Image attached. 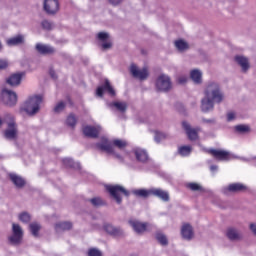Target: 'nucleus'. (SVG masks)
Here are the masks:
<instances>
[{
  "instance_id": "a211bd4d",
  "label": "nucleus",
  "mask_w": 256,
  "mask_h": 256,
  "mask_svg": "<svg viewBox=\"0 0 256 256\" xmlns=\"http://www.w3.org/2000/svg\"><path fill=\"white\" fill-rule=\"evenodd\" d=\"M99 133H101V126H85L83 128V134L90 139H97Z\"/></svg>"
},
{
  "instance_id": "c9c22d12",
  "label": "nucleus",
  "mask_w": 256,
  "mask_h": 256,
  "mask_svg": "<svg viewBox=\"0 0 256 256\" xmlns=\"http://www.w3.org/2000/svg\"><path fill=\"white\" fill-rule=\"evenodd\" d=\"M29 231L31 233V235H33L34 237H39V232L41 231V224L37 223V222H32L29 224Z\"/></svg>"
},
{
  "instance_id": "aec40b11",
  "label": "nucleus",
  "mask_w": 256,
  "mask_h": 256,
  "mask_svg": "<svg viewBox=\"0 0 256 256\" xmlns=\"http://www.w3.org/2000/svg\"><path fill=\"white\" fill-rule=\"evenodd\" d=\"M35 49L40 55H53L56 51L55 47L43 43H37Z\"/></svg>"
},
{
  "instance_id": "bf43d9fd",
  "label": "nucleus",
  "mask_w": 256,
  "mask_h": 256,
  "mask_svg": "<svg viewBox=\"0 0 256 256\" xmlns=\"http://www.w3.org/2000/svg\"><path fill=\"white\" fill-rule=\"evenodd\" d=\"M0 51H3V44L0 41Z\"/></svg>"
},
{
  "instance_id": "4be33fe9",
  "label": "nucleus",
  "mask_w": 256,
  "mask_h": 256,
  "mask_svg": "<svg viewBox=\"0 0 256 256\" xmlns=\"http://www.w3.org/2000/svg\"><path fill=\"white\" fill-rule=\"evenodd\" d=\"M247 191V186L241 183H232L228 187L224 188V193H243Z\"/></svg>"
},
{
  "instance_id": "8fccbe9b",
  "label": "nucleus",
  "mask_w": 256,
  "mask_h": 256,
  "mask_svg": "<svg viewBox=\"0 0 256 256\" xmlns=\"http://www.w3.org/2000/svg\"><path fill=\"white\" fill-rule=\"evenodd\" d=\"M4 121H5V123H15V121H13V115L12 114H9V113H7V114H5L4 115Z\"/></svg>"
},
{
  "instance_id": "0eeeda50",
  "label": "nucleus",
  "mask_w": 256,
  "mask_h": 256,
  "mask_svg": "<svg viewBox=\"0 0 256 256\" xmlns=\"http://www.w3.org/2000/svg\"><path fill=\"white\" fill-rule=\"evenodd\" d=\"M4 137L8 141H17L19 137V129L17 128V123L8 122L7 128L4 131Z\"/></svg>"
},
{
  "instance_id": "2f4dec72",
  "label": "nucleus",
  "mask_w": 256,
  "mask_h": 256,
  "mask_svg": "<svg viewBox=\"0 0 256 256\" xmlns=\"http://www.w3.org/2000/svg\"><path fill=\"white\" fill-rule=\"evenodd\" d=\"M155 239L158 241V243L162 245V247H167V245H169V240L167 239V236L161 231H157L155 233Z\"/></svg>"
},
{
  "instance_id": "dca6fc26",
  "label": "nucleus",
  "mask_w": 256,
  "mask_h": 256,
  "mask_svg": "<svg viewBox=\"0 0 256 256\" xmlns=\"http://www.w3.org/2000/svg\"><path fill=\"white\" fill-rule=\"evenodd\" d=\"M150 193H151V195H153L154 197H157L164 203H169V201L171 199L169 196V192L165 191L161 188H151Z\"/></svg>"
},
{
  "instance_id": "c85d7f7f",
  "label": "nucleus",
  "mask_w": 256,
  "mask_h": 256,
  "mask_svg": "<svg viewBox=\"0 0 256 256\" xmlns=\"http://www.w3.org/2000/svg\"><path fill=\"white\" fill-rule=\"evenodd\" d=\"M235 61L241 66V69L244 73L249 71V59L247 57L237 55L235 56Z\"/></svg>"
},
{
  "instance_id": "49530a36",
  "label": "nucleus",
  "mask_w": 256,
  "mask_h": 256,
  "mask_svg": "<svg viewBox=\"0 0 256 256\" xmlns=\"http://www.w3.org/2000/svg\"><path fill=\"white\" fill-rule=\"evenodd\" d=\"M66 107L65 102L61 101L54 107V113H62Z\"/></svg>"
},
{
  "instance_id": "f03ea898",
  "label": "nucleus",
  "mask_w": 256,
  "mask_h": 256,
  "mask_svg": "<svg viewBox=\"0 0 256 256\" xmlns=\"http://www.w3.org/2000/svg\"><path fill=\"white\" fill-rule=\"evenodd\" d=\"M41 103H43V96L35 95L30 96L21 107L22 111H25L27 115L33 117V115H37V112L41 109Z\"/></svg>"
},
{
  "instance_id": "f704fd0d",
  "label": "nucleus",
  "mask_w": 256,
  "mask_h": 256,
  "mask_svg": "<svg viewBox=\"0 0 256 256\" xmlns=\"http://www.w3.org/2000/svg\"><path fill=\"white\" fill-rule=\"evenodd\" d=\"M174 45L180 53H183L189 49V43L184 40H176Z\"/></svg>"
},
{
  "instance_id": "ddd939ff",
  "label": "nucleus",
  "mask_w": 256,
  "mask_h": 256,
  "mask_svg": "<svg viewBox=\"0 0 256 256\" xmlns=\"http://www.w3.org/2000/svg\"><path fill=\"white\" fill-rule=\"evenodd\" d=\"M181 237L185 241H192V239L195 237V231L193 230V226L189 223H185L181 227Z\"/></svg>"
},
{
  "instance_id": "680f3d73",
  "label": "nucleus",
  "mask_w": 256,
  "mask_h": 256,
  "mask_svg": "<svg viewBox=\"0 0 256 256\" xmlns=\"http://www.w3.org/2000/svg\"><path fill=\"white\" fill-rule=\"evenodd\" d=\"M3 125V120L0 118V127Z\"/></svg>"
},
{
  "instance_id": "a19ab883",
  "label": "nucleus",
  "mask_w": 256,
  "mask_h": 256,
  "mask_svg": "<svg viewBox=\"0 0 256 256\" xmlns=\"http://www.w3.org/2000/svg\"><path fill=\"white\" fill-rule=\"evenodd\" d=\"M234 129L237 133H249L251 131V128L245 124L236 125Z\"/></svg>"
},
{
  "instance_id": "20e7f679",
  "label": "nucleus",
  "mask_w": 256,
  "mask_h": 256,
  "mask_svg": "<svg viewBox=\"0 0 256 256\" xmlns=\"http://www.w3.org/2000/svg\"><path fill=\"white\" fill-rule=\"evenodd\" d=\"M0 101L6 107H15L17 105V93L8 88H3L0 93Z\"/></svg>"
},
{
  "instance_id": "a18cd8bd",
  "label": "nucleus",
  "mask_w": 256,
  "mask_h": 256,
  "mask_svg": "<svg viewBox=\"0 0 256 256\" xmlns=\"http://www.w3.org/2000/svg\"><path fill=\"white\" fill-rule=\"evenodd\" d=\"M113 145L118 149H125V147H127V141L121 140V139H115L113 140Z\"/></svg>"
},
{
  "instance_id": "72a5a7b5",
  "label": "nucleus",
  "mask_w": 256,
  "mask_h": 256,
  "mask_svg": "<svg viewBox=\"0 0 256 256\" xmlns=\"http://www.w3.org/2000/svg\"><path fill=\"white\" fill-rule=\"evenodd\" d=\"M132 193L135 195V197H141L142 199H147L149 195H151V189H134L132 190Z\"/></svg>"
},
{
  "instance_id": "c03bdc74",
  "label": "nucleus",
  "mask_w": 256,
  "mask_h": 256,
  "mask_svg": "<svg viewBox=\"0 0 256 256\" xmlns=\"http://www.w3.org/2000/svg\"><path fill=\"white\" fill-rule=\"evenodd\" d=\"M66 124L68 127H75V125H77V117H75L74 114H70L66 119Z\"/></svg>"
},
{
  "instance_id": "2eb2a0df",
  "label": "nucleus",
  "mask_w": 256,
  "mask_h": 256,
  "mask_svg": "<svg viewBox=\"0 0 256 256\" xmlns=\"http://www.w3.org/2000/svg\"><path fill=\"white\" fill-rule=\"evenodd\" d=\"M182 127L184 131H186V135L190 141H197V139H199V134L197 133V129L192 128L189 122L183 121Z\"/></svg>"
},
{
  "instance_id": "ea45409f",
  "label": "nucleus",
  "mask_w": 256,
  "mask_h": 256,
  "mask_svg": "<svg viewBox=\"0 0 256 256\" xmlns=\"http://www.w3.org/2000/svg\"><path fill=\"white\" fill-rule=\"evenodd\" d=\"M89 202L91 203V205H93V207H103V205H105V201H103L101 197H94L92 199H89Z\"/></svg>"
},
{
  "instance_id": "5fc2aeb1",
  "label": "nucleus",
  "mask_w": 256,
  "mask_h": 256,
  "mask_svg": "<svg viewBox=\"0 0 256 256\" xmlns=\"http://www.w3.org/2000/svg\"><path fill=\"white\" fill-rule=\"evenodd\" d=\"M122 2L123 0H109L110 5H113L114 7H116V5H119Z\"/></svg>"
},
{
  "instance_id": "7c9ffc66",
  "label": "nucleus",
  "mask_w": 256,
  "mask_h": 256,
  "mask_svg": "<svg viewBox=\"0 0 256 256\" xmlns=\"http://www.w3.org/2000/svg\"><path fill=\"white\" fill-rule=\"evenodd\" d=\"M190 78L196 85H201V83H203V73L197 69L190 72Z\"/></svg>"
},
{
  "instance_id": "1a4fd4ad",
  "label": "nucleus",
  "mask_w": 256,
  "mask_h": 256,
  "mask_svg": "<svg viewBox=\"0 0 256 256\" xmlns=\"http://www.w3.org/2000/svg\"><path fill=\"white\" fill-rule=\"evenodd\" d=\"M156 89L167 93L171 89V78L165 74L160 75L156 80Z\"/></svg>"
},
{
  "instance_id": "6e6552de",
  "label": "nucleus",
  "mask_w": 256,
  "mask_h": 256,
  "mask_svg": "<svg viewBox=\"0 0 256 256\" xmlns=\"http://www.w3.org/2000/svg\"><path fill=\"white\" fill-rule=\"evenodd\" d=\"M98 46L102 51H109L113 47V43L109 40V33L99 32L97 34Z\"/></svg>"
},
{
  "instance_id": "f257e3e1",
  "label": "nucleus",
  "mask_w": 256,
  "mask_h": 256,
  "mask_svg": "<svg viewBox=\"0 0 256 256\" xmlns=\"http://www.w3.org/2000/svg\"><path fill=\"white\" fill-rule=\"evenodd\" d=\"M204 95L208 99H212L214 103L220 104L225 100V94L221 89V84L216 81H209L206 83L204 88Z\"/></svg>"
},
{
  "instance_id": "c756f323",
  "label": "nucleus",
  "mask_w": 256,
  "mask_h": 256,
  "mask_svg": "<svg viewBox=\"0 0 256 256\" xmlns=\"http://www.w3.org/2000/svg\"><path fill=\"white\" fill-rule=\"evenodd\" d=\"M73 227L71 222H57L54 226L56 233H62V231H69Z\"/></svg>"
},
{
  "instance_id": "bb28decb",
  "label": "nucleus",
  "mask_w": 256,
  "mask_h": 256,
  "mask_svg": "<svg viewBox=\"0 0 256 256\" xmlns=\"http://www.w3.org/2000/svg\"><path fill=\"white\" fill-rule=\"evenodd\" d=\"M134 155L139 163H147L149 161V154L141 148H135Z\"/></svg>"
},
{
  "instance_id": "7ed1b4c3",
  "label": "nucleus",
  "mask_w": 256,
  "mask_h": 256,
  "mask_svg": "<svg viewBox=\"0 0 256 256\" xmlns=\"http://www.w3.org/2000/svg\"><path fill=\"white\" fill-rule=\"evenodd\" d=\"M106 191L110 194V197L116 201L118 205L123 203V198L121 195H125V197H129V190L125 189V187L121 185H108L106 186Z\"/></svg>"
},
{
  "instance_id": "6e6d98bb",
  "label": "nucleus",
  "mask_w": 256,
  "mask_h": 256,
  "mask_svg": "<svg viewBox=\"0 0 256 256\" xmlns=\"http://www.w3.org/2000/svg\"><path fill=\"white\" fill-rule=\"evenodd\" d=\"M210 171H211L212 173H216V171H219V166H217V165H211V166H210Z\"/></svg>"
},
{
  "instance_id": "a878e982",
  "label": "nucleus",
  "mask_w": 256,
  "mask_h": 256,
  "mask_svg": "<svg viewBox=\"0 0 256 256\" xmlns=\"http://www.w3.org/2000/svg\"><path fill=\"white\" fill-rule=\"evenodd\" d=\"M9 179L17 189H23V187L27 185V181H25L23 177L17 174H9Z\"/></svg>"
},
{
  "instance_id": "f3484780",
  "label": "nucleus",
  "mask_w": 256,
  "mask_h": 256,
  "mask_svg": "<svg viewBox=\"0 0 256 256\" xmlns=\"http://www.w3.org/2000/svg\"><path fill=\"white\" fill-rule=\"evenodd\" d=\"M97 149L100 151H105V153L113 154V144L109 141V139L102 137L101 141L96 143Z\"/></svg>"
},
{
  "instance_id": "de8ad7c7",
  "label": "nucleus",
  "mask_w": 256,
  "mask_h": 256,
  "mask_svg": "<svg viewBox=\"0 0 256 256\" xmlns=\"http://www.w3.org/2000/svg\"><path fill=\"white\" fill-rule=\"evenodd\" d=\"M237 119V114L233 111H230L226 114V121L231 123V121H235Z\"/></svg>"
},
{
  "instance_id": "39448f33",
  "label": "nucleus",
  "mask_w": 256,
  "mask_h": 256,
  "mask_svg": "<svg viewBox=\"0 0 256 256\" xmlns=\"http://www.w3.org/2000/svg\"><path fill=\"white\" fill-rule=\"evenodd\" d=\"M23 241V229L19 224H12V235L8 237V242L10 245L17 247L21 245Z\"/></svg>"
},
{
  "instance_id": "4c0bfd02",
  "label": "nucleus",
  "mask_w": 256,
  "mask_h": 256,
  "mask_svg": "<svg viewBox=\"0 0 256 256\" xmlns=\"http://www.w3.org/2000/svg\"><path fill=\"white\" fill-rule=\"evenodd\" d=\"M191 151H193V148H191V146H181L178 150V153L182 157H189V155H191Z\"/></svg>"
},
{
  "instance_id": "b1692460",
  "label": "nucleus",
  "mask_w": 256,
  "mask_h": 256,
  "mask_svg": "<svg viewBox=\"0 0 256 256\" xmlns=\"http://www.w3.org/2000/svg\"><path fill=\"white\" fill-rule=\"evenodd\" d=\"M107 107L112 111H118V113H125L127 111V102H108Z\"/></svg>"
},
{
  "instance_id": "864d4df0",
  "label": "nucleus",
  "mask_w": 256,
  "mask_h": 256,
  "mask_svg": "<svg viewBox=\"0 0 256 256\" xmlns=\"http://www.w3.org/2000/svg\"><path fill=\"white\" fill-rule=\"evenodd\" d=\"M178 83H179L180 85H184V83H187V77H185V76L179 77V78H178Z\"/></svg>"
},
{
  "instance_id": "e433bc0d",
  "label": "nucleus",
  "mask_w": 256,
  "mask_h": 256,
  "mask_svg": "<svg viewBox=\"0 0 256 256\" xmlns=\"http://www.w3.org/2000/svg\"><path fill=\"white\" fill-rule=\"evenodd\" d=\"M186 187L188 189H190V191H198L200 193H203V191H205V189L203 188V186H201V184H198V183H195V182L188 183L186 185Z\"/></svg>"
},
{
  "instance_id": "13d9d810",
  "label": "nucleus",
  "mask_w": 256,
  "mask_h": 256,
  "mask_svg": "<svg viewBox=\"0 0 256 256\" xmlns=\"http://www.w3.org/2000/svg\"><path fill=\"white\" fill-rule=\"evenodd\" d=\"M50 75H51V77H52L53 79H55V71L50 70Z\"/></svg>"
},
{
  "instance_id": "393cba45",
  "label": "nucleus",
  "mask_w": 256,
  "mask_h": 256,
  "mask_svg": "<svg viewBox=\"0 0 256 256\" xmlns=\"http://www.w3.org/2000/svg\"><path fill=\"white\" fill-rule=\"evenodd\" d=\"M210 155H213L217 161H229V152L224 150L210 149Z\"/></svg>"
},
{
  "instance_id": "052dcab7",
  "label": "nucleus",
  "mask_w": 256,
  "mask_h": 256,
  "mask_svg": "<svg viewBox=\"0 0 256 256\" xmlns=\"http://www.w3.org/2000/svg\"><path fill=\"white\" fill-rule=\"evenodd\" d=\"M115 157H117V159H121V155L116 154Z\"/></svg>"
},
{
  "instance_id": "603ef678",
  "label": "nucleus",
  "mask_w": 256,
  "mask_h": 256,
  "mask_svg": "<svg viewBox=\"0 0 256 256\" xmlns=\"http://www.w3.org/2000/svg\"><path fill=\"white\" fill-rule=\"evenodd\" d=\"M6 67H9V63L7 60L0 59V71H3Z\"/></svg>"
},
{
  "instance_id": "5701e85b",
  "label": "nucleus",
  "mask_w": 256,
  "mask_h": 256,
  "mask_svg": "<svg viewBox=\"0 0 256 256\" xmlns=\"http://www.w3.org/2000/svg\"><path fill=\"white\" fill-rule=\"evenodd\" d=\"M215 103H216L215 100L205 96L201 100V111H203V113H209V111H213L215 107Z\"/></svg>"
},
{
  "instance_id": "4d7b16f0",
  "label": "nucleus",
  "mask_w": 256,
  "mask_h": 256,
  "mask_svg": "<svg viewBox=\"0 0 256 256\" xmlns=\"http://www.w3.org/2000/svg\"><path fill=\"white\" fill-rule=\"evenodd\" d=\"M250 230L252 231V233L256 235V222L250 224Z\"/></svg>"
},
{
  "instance_id": "423d86ee",
  "label": "nucleus",
  "mask_w": 256,
  "mask_h": 256,
  "mask_svg": "<svg viewBox=\"0 0 256 256\" xmlns=\"http://www.w3.org/2000/svg\"><path fill=\"white\" fill-rule=\"evenodd\" d=\"M104 231L110 235V237H114L115 239H123L125 237V230L119 226H114L110 223H105L103 225Z\"/></svg>"
},
{
  "instance_id": "473e14b6",
  "label": "nucleus",
  "mask_w": 256,
  "mask_h": 256,
  "mask_svg": "<svg viewBox=\"0 0 256 256\" xmlns=\"http://www.w3.org/2000/svg\"><path fill=\"white\" fill-rule=\"evenodd\" d=\"M62 163L65 165V167H69L70 169H81V164L73 161L71 158H64Z\"/></svg>"
},
{
  "instance_id": "79ce46f5",
  "label": "nucleus",
  "mask_w": 256,
  "mask_h": 256,
  "mask_svg": "<svg viewBox=\"0 0 256 256\" xmlns=\"http://www.w3.org/2000/svg\"><path fill=\"white\" fill-rule=\"evenodd\" d=\"M41 26L45 31H51L55 27V24L49 20H43Z\"/></svg>"
},
{
  "instance_id": "cd10ccee",
  "label": "nucleus",
  "mask_w": 256,
  "mask_h": 256,
  "mask_svg": "<svg viewBox=\"0 0 256 256\" xmlns=\"http://www.w3.org/2000/svg\"><path fill=\"white\" fill-rule=\"evenodd\" d=\"M8 47H15L17 45H23V43H25V36L24 35H17V36H14L12 38H9L7 41H6Z\"/></svg>"
},
{
  "instance_id": "37998d69",
  "label": "nucleus",
  "mask_w": 256,
  "mask_h": 256,
  "mask_svg": "<svg viewBox=\"0 0 256 256\" xmlns=\"http://www.w3.org/2000/svg\"><path fill=\"white\" fill-rule=\"evenodd\" d=\"M19 221L22 223H30L31 222V214L28 212H22L19 214Z\"/></svg>"
},
{
  "instance_id": "58836bf2",
  "label": "nucleus",
  "mask_w": 256,
  "mask_h": 256,
  "mask_svg": "<svg viewBox=\"0 0 256 256\" xmlns=\"http://www.w3.org/2000/svg\"><path fill=\"white\" fill-rule=\"evenodd\" d=\"M165 139H169L168 134L160 131L155 132L154 141H156L157 143H160L161 141H165Z\"/></svg>"
},
{
  "instance_id": "6ab92c4d",
  "label": "nucleus",
  "mask_w": 256,
  "mask_h": 256,
  "mask_svg": "<svg viewBox=\"0 0 256 256\" xmlns=\"http://www.w3.org/2000/svg\"><path fill=\"white\" fill-rule=\"evenodd\" d=\"M24 76V72L14 73L6 79V83L7 85H10V87H19Z\"/></svg>"
},
{
  "instance_id": "4468645a",
  "label": "nucleus",
  "mask_w": 256,
  "mask_h": 256,
  "mask_svg": "<svg viewBox=\"0 0 256 256\" xmlns=\"http://www.w3.org/2000/svg\"><path fill=\"white\" fill-rule=\"evenodd\" d=\"M104 91H107L108 94H110L111 97H115V89H113V86H111V82H109V79H105V82L102 86L98 87L96 90V94L98 97H103Z\"/></svg>"
},
{
  "instance_id": "9d476101",
  "label": "nucleus",
  "mask_w": 256,
  "mask_h": 256,
  "mask_svg": "<svg viewBox=\"0 0 256 256\" xmlns=\"http://www.w3.org/2000/svg\"><path fill=\"white\" fill-rule=\"evenodd\" d=\"M130 73L134 79H139L140 81H145L149 77V70L147 68L139 69L135 64L130 66Z\"/></svg>"
},
{
  "instance_id": "f8f14e48",
  "label": "nucleus",
  "mask_w": 256,
  "mask_h": 256,
  "mask_svg": "<svg viewBox=\"0 0 256 256\" xmlns=\"http://www.w3.org/2000/svg\"><path fill=\"white\" fill-rule=\"evenodd\" d=\"M44 11L48 15H57L59 11V0H44Z\"/></svg>"
},
{
  "instance_id": "09e8293b",
  "label": "nucleus",
  "mask_w": 256,
  "mask_h": 256,
  "mask_svg": "<svg viewBox=\"0 0 256 256\" xmlns=\"http://www.w3.org/2000/svg\"><path fill=\"white\" fill-rule=\"evenodd\" d=\"M88 256H103V253L97 248H91L88 251Z\"/></svg>"
},
{
  "instance_id": "412c9836",
  "label": "nucleus",
  "mask_w": 256,
  "mask_h": 256,
  "mask_svg": "<svg viewBox=\"0 0 256 256\" xmlns=\"http://www.w3.org/2000/svg\"><path fill=\"white\" fill-rule=\"evenodd\" d=\"M226 237L229 241H241V239H243V234L239 229L230 227L226 230Z\"/></svg>"
},
{
  "instance_id": "9b49d317",
  "label": "nucleus",
  "mask_w": 256,
  "mask_h": 256,
  "mask_svg": "<svg viewBox=\"0 0 256 256\" xmlns=\"http://www.w3.org/2000/svg\"><path fill=\"white\" fill-rule=\"evenodd\" d=\"M128 223L130 227H132L133 231L137 233V235H143V233L147 231V227H149V223L141 222L137 219H130Z\"/></svg>"
},
{
  "instance_id": "3c124183",
  "label": "nucleus",
  "mask_w": 256,
  "mask_h": 256,
  "mask_svg": "<svg viewBox=\"0 0 256 256\" xmlns=\"http://www.w3.org/2000/svg\"><path fill=\"white\" fill-rule=\"evenodd\" d=\"M202 123H205L207 125H215L217 121L214 118L213 119L203 118Z\"/></svg>"
}]
</instances>
